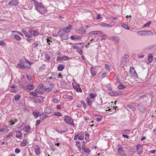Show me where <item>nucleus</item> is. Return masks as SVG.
Segmentation results:
<instances>
[{
  "instance_id": "nucleus-1",
  "label": "nucleus",
  "mask_w": 156,
  "mask_h": 156,
  "mask_svg": "<svg viewBox=\"0 0 156 156\" xmlns=\"http://www.w3.org/2000/svg\"><path fill=\"white\" fill-rule=\"evenodd\" d=\"M57 35L62 39L67 40L68 38V34L63 30H60L58 32Z\"/></svg>"
},
{
  "instance_id": "nucleus-2",
  "label": "nucleus",
  "mask_w": 156,
  "mask_h": 156,
  "mask_svg": "<svg viewBox=\"0 0 156 156\" xmlns=\"http://www.w3.org/2000/svg\"><path fill=\"white\" fill-rule=\"evenodd\" d=\"M128 56L126 55H124L122 60L120 63V66L122 68H124L125 66H126L129 61Z\"/></svg>"
},
{
  "instance_id": "nucleus-3",
  "label": "nucleus",
  "mask_w": 156,
  "mask_h": 156,
  "mask_svg": "<svg viewBox=\"0 0 156 156\" xmlns=\"http://www.w3.org/2000/svg\"><path fill=\"white\" fill-rule=\"evenodd\" d=\"M34 5L35 7V9L37 10V11L39 12L40 11L38 9H41L42 8H44V10L45 11L46 10L45 7L41 3L38 2L35 0H34Z\"/></svg>"
},
{
  "instance_id": "nucleus-4",
  "label": "nucleus",
  "mask_w": 156,
  "mask_h": 156,
  "mask_svg": "<svg viewBox=\"0 0 156 156\" xmlns=\"http://www.w3.org/2000/svg\"><path fill=\"white\" fill-rule=\"evenodd\" d=\"M64 121H65L67 123L69 124L71 126L74 125L73 119L68 116H66L65 118L64 119Z\"/></svg>"
},
{
  "instance_id": "nucleus-5",
  "label": "nucleus",
  "mask_w": 156,
  "mask_h": 156,
  "mask_svg": "<svg viewBox=\"0 0 156 156\" xmlns=\"http://www.w3.org/2000/svg\"><path fill=\"white\" fill-rule=\"evenodd\" d=\"M29 32L30 34L34 36H37L39 35V33L37 30L32 29L29 30Z\"/></svg>"
},
{
  "instance_id": "nucleus-6",
  "label": "nucleus",
  "mask_w": 156,
  "mask_h": 156,
  "mask_svg": "<svg viewBox=\"0 0 156 156\" xmlns=\"http://www.w3.org/2000/svg\"><path fill=\"white\" fill-rule=\"evenodd\" d=\"M129 73L131 75L134 77L135 78H138V75L133 68L131 70H130Z\"/></svg>"
},
{
  "instance_id": "nucleus-7",
  "label": "nucleus",
  "mask_w": 156,
  "mask_h": 156,
  "mask_svg": "<svg viewBox=\"0 0 156 156\" xmlns=\"http://www.w3.org/2000/svg\"><path fill=\"white\" fill-rule=\"evenodd\" d=\"M34 149L35 150V152L36 155H38L40 153V148L37 145H35L34 146Z\"/></svg>"
},
{
  "instance_id": "nucleus-8",
  "label": "nucleus",
  "mask_w": 156,
  "mask_h": 156,
  "mask_svg": "<svg viewBox=\"0 0 156 156\" xmlns=\"http://www.w3.org/2000/svg\"><path fill=\"white\" fill-rule=\"evenodd\" d=\"M72 28V26L71 25H69L67 27H66L63 29V30H63L67 34L68 33L70 32Z\"/></svg>"
},
{
  "instance_id": "nucleus-9",
  "label": "nucleus",
  "mask_w": 156,
  "mask_h": 156,
  "mask_svg": "<svg viewBox=\"0 0 156 156\" xmlns=\"http://www.w3.org/2000/svg\"><path fill=\"white\" fill-rule=\"evenodd\" d=\"M53 110L49 107H47L45 108L44 112L45 113L50 114L53 112Z\"/></svg>"
},
{
  "instance_id": "nucleus-10",
  "label": "nucleus",
  "mask_w": 156,
  "mask_h": 156,
  "mask_svg": "<svg viewBox=\"0 0 156 156\" xmlns=\"http://www.w3.org/2000/svg\"><path fill=\"white\" fill-rule=\"evenodd\" d=\"M137 154H140L142 150V148L140 144L136 146Z\"/></svg>"
},
{
  "instance_id": "nucleus-11",
  "label": "nucleus",
  "mask_w": 156,
  "mask_h": 156,
  "mask_svg": "<svg viewBox=\"0 0 156 156\" xmlns=\"http://www.w3.org/2000/svg\"><path fill=\"white\" fill-rule=\"evenodd\" d=\"M117 150H118V152L119 154H121L124 152V150L123 147L121 146L120 144H119L118 146Z\"/></svg>"
},
{
  "instance_id": "nucleus-12",
  "label": "nucleus",
  "mask_w": 156,
  "mask_h": 156,
  "mask_svg": "<svg viewBox=\"0 0 156 156\" xmlns=\"http://www.w3.org/2000/svg\"><path fill=\"white\" fill-rule=\"evenodd\" d=\"M18 4V0H13L10 1L9 2V5L12 4L15 6L17 5Z\"/></svg>"
},
{
  "instance_id": "nucleus-13",
  "label": "nucleus",
  "mask_w": 156,
  "mask_h": 156,
  "mask_svg": "<svg viewBox=\"0 0 156 156\" xmlns=\"http://www.w3.org/2000/svg\"><path fill=\"white\" fill-rule=\"evenodd\" d=\"M22 32L26 37L29 38L31 37V35L27 31L23 30Z\"/></svg>"
},
{
  "instance_id": "nucleus-14",
  "label": "nucleus",
  "mask_w": 156,
  "mask_h": 156,
  "mask_svg": "<svg viewBox=\"0 0 156 156\" xmlns=\"http://www.w3.org/2000/svg\"><path fill=\"white\" fill-rule=\"evenodd\" d=\"M27 89L29 90H33L34 88V84H30L27 85L26 87Z\"/></svg>"
},
{
  "instance_id": "nucleus-15",
  "label": "nucleus",
  "mask_w": 156,
  "mask_h": 156,
  "mask_svg": "<svg viewBox=\"0 0 156 156\" xmlns=\"http://www.w3.org/2000/svg\"><path fill=\"white\" fill-rule=\"evenodd\" d=\"M18 66H19V67L22 69H24L25 68V65L23 62H20L18 64Z\"/></svg>"
},
{
  "instance_id": "nucleus-16",
  "label": "nucleus",
  "mask_w": 156,
  "mask_h": 156,
  "mask_svg": "<svg viewBox=\"0 0 156 156\" xmlns=\"http://www.w3.org/2000/svg\"><path fill=\"white\" fill-rule=\"evenodd\" d=\"M87 102L88 105L90 106L92 103V101H91V99L89 98H87Z\"/></svg>"
},
{
  "instance_id": "nucleus-17",
  "label": "nucleus",
  "mask_w": 156,
  "mask_h": 156,
  "mask_svg": "<svg viewBox=\"0 0 156 156\" xmlns=\"http://www.w3.org/2000/svg\"><path fill=\"white\" fill-rule=\"evenodd\" d=\"M101 26L103 27H112V26L110 24H108L106 23H102L100 24Z\"/></svg>"
},
{
  "instance_id": "nucleus-18",
  "label": "nucleus",
  "mask_w": 156,
  "mask_h": 156,
  "mask_svg": "<svg viewBox=\"0 0 156 156\" xmlns=\"http://www.w3.org/2000/svg\"><path fill=\"white\" fill-rule=\"evenodd\" d=\"M78 135V139L80 140H83L84 139V135L83 133H79Z\"/></svg>"
},
{
  "instance_id": "nucleus-19",
  "label": "nucleus",
  "mask_w": 156,
  "mask_h": 156,
  "mask_svg": "<svg viewBox=\"0 0 156 156\" xmlns=\"http://www.w3.org/2000/svg\"><path fill=\"white\" fill-rule=\"evenodd\" d=\"M28 142L26 139H23V141L21 143L20 145L22 147L25 146L27 144Z\"/></svg>"
},
{
  "instance_id": "nucleus-20",
  "label": "nucleus",
  "mask_w": 156,
  "mask_h": 156,
  "mask_svg": "<svg viewBox=\"0 0 156 156\" xmlns=\"http://www.w3.org/2000/svg\"><path fill=\"white\" fill-rule=\"evenodd\" d=\"M82 149L84 152L86 153L89 154L90 152V150H89L87 148H85V147H82Z\"/></svg>"
},
{
  "instance_id": "nucleus-21",
  "label": "nucleus",
  "mask_w": 156,
  "mask_h": 156,
  "mask_svg": "<svg viewBox=\"0 0 156 156\" xmlns=\"http://www.w3.org/2000/svg\"><path fill=\"white\" fill-rule=\"evenodd\" d=\"M23 127V125H22L21 126H20V127H16L14 129V130L17 132H18V133H20L21 131V129L22 128V127Z\"/></svg>"
},
{
  "instance_id": "nucleus-22",
  "label": "nucleus",
  "mask_w": 156,
  "mask_h": 156,
  "mask_svg": "<svg viewBox=\"0 0 156 156\" xmlns=\"http://www.w3.org/2000/svg\"><path fill=\"white\" fill-rule=\"evenodd\" d=\"M143 32H144L145 34V36L152 35L153 34V33L151 31H143Z\"/></svg>"
},
{
  "instance_id": "nucleus-23",
  "label": "nucleus",
  "mask_w": 156,
  "mask_h": 156,
  "mask_svg": "<svg viewBox=\"0 0 156 156\" xmlns=\"http://www.w3.org/2000/svg\"><path fill=\"white\" fill-rule=\"evenodd\" d=\"M93 67H91L90 68V72L91 75H92L93 76H94L96 74V71L93 70L92 69H93Z\"/></svg>"
},
{
  "instance_id": "nucleus-24",
  "label": "nucleus",
  "mask_w": 156,
  "mask_h": 156,
  "mask_svg": "<svg viewBox=\"0 0 156 156\" xmlns=\"http://www.w3.org/2000/svg\"><path fill=\"white\" fill-rule=\"evenodd\" d=\"M64 68V66L62 65H59L58 67V70L59 71H62Z\"/></svg>"
},
{
  "instance_id": "nucleus-25",
  "label": "nucleus",
  "mask_w": 156,
  "mask_h": 156,
  "mask_svg": "<svg viewBox=\"0 0 156 156\" xmlns=\"http://www.w3.org/2000/svg\"><path fill=\"white\" fill-rule=\"evenodd\" d=\"M45 11L44 10V8H42L41 9V11H39V13L42 15V14H43L45 13H46V12H47V10L46 9V8H45Z\"/></svg>"
},
{
  "instance_id": "nucleus-26",
  "label": "nucleus",
  "mask_w": 156,
  "mask_h": 156,
  "mask_svg": "<svg viewBox=\"0 0 156 156\" xmlns=\"http://www.w3.org/2000/svg\"><path fill=\"white\" fill-rule=\"evenodd\" d=\"M153 55H150L148 56V61L149 63H151L153 61Z\"/></svg>"
},
{
  "instance_id": "nucleus-27",
  "label": "nucleus",
  "mask_w": 156,
  "mask_h": 156,
  "mask_svg": "<svg viewBox=\"0 0 156 156\" xmlns=\"http://www.w3.org/2000/svg\"><path fill=\"white\" fill-rule=\"evenodd\" d=\"M106 36L105 35H103L101 36V39L100 40L102 41V42H104L106 39Z\"/></svg>"
},
{
  "instance_id": "nucleus-28",
  "label": "nucleus",
  "mask_w": 156,
  "mask_h": 156,
  "mask_svg": "<svg viewBox=\"0 0 156 156\" xmlns=\"http://www.w3.org/2000/svg\"><path fill=\"white\" fill-rule=\"evenodd\" d=\"M30 127L28 125H27L25 127V132L27 133L29 132L30 129Z\"/></svg>"
},
{
  "instance_id": "nucleus-29",
  "label": "nucleus",
  "mask_w": 156,
  "mask_h": 156,
  "mask_svg": "<svg viewBox=\"0 0 156 156\" xmlns=\"http://www.w3.org/2000/svg\"><path fill=\"white\" fill-rule=\"evenodd\" d=\"M33 114L35 118H37L39 116L40 114L39 112H33Z\"/></svg>"
},
{
  "instance_id": "nucleus-30",
  "label": "nucleus",
  "mask_w": 156,
  "mask_h": 156,
  "mask_svg": "<svg viewBox=\"0 0 156 156\" xmlns=\"http://www.w3.org/2000/svg\"><path fill=\"white\" fill-rule=\"evenodd\" d=\"M62 60H68L70 59V58L66 56H62Z\"/></svg>"
},
{
  "instance_id": "nucleus-31",
  "label": "nucleus",
  "mask_w": 156,
  "mask_h": 156,
  "mask_svg": "<svg viewBox=\"0 0 156 156\" xmlns=\"http://www.w3.org/2000/svg\"><path fill=\"white\" fill-rule=\"evenodd\" d=\"M90 98L92 99H94L97 96L96 94L94 93H91L90 94Z\"/></svg>"
},
{
  "instance_id": "nucleus-32",
  "label": "nucleus",
  "mask_w": 156,
  "mask_h": 156,
  "mask_svg": "<svg viewBox=\"0 0 156 156\" xmlns=\"http://www.w3.org/2000/svg\"><path fill=\"white\" fill-rule=\"evenodd\" d=\"M46 115L44 113H42L40 115V117L41 119H43L46 117Z\"/></svg>"
},
{
  "instance_id": "nucleus-33",
  "label": "nucleus",
  "mask_w": 156,
  "mask_h": 156,
  "mask_svg": "<svg viewBox=\"0 0 156 156\" xmlns=\"http://www.w3.org/2000/svg\"><path fill=\"white\" fill-rule=\"evenodd\" d=\"M144 31V30L138 32L137 34L140 36H145V34L143 32Z\"/></svg>"
},
{
  "instance_id": "nucleus-34",
  "label": "nucleus",
  "mask_w": 156,
  "mask_h": 156,
  "mask_svg": "<svg viewBox=\"0 0 156 156\" xmlns=\"http://www.w3.org/2000/svg\"><path fill=\"white\" fill-rule=\"evenodd\" d=\"M79 37L77 36L73 35L71 37V39L72 40H74L76 39H79Z\"/></svg>"
},
{
  "instance_id": "nucleus-35",
  "label": "nucleus",
  "mask_w": 156,
  "mask_h": 156,
  "mask_svg": "<svg viewBox=\"0 0 156 156\" xmlns=\"http://www.w3.org/2000/svg\"><path fill=\"white\" fill-rule=\"evenodd\" d=\"M76 145L78 146L80 149V142L79 141H76Z\"/></svg>"
},
{
  "instance_id": "nucleus-36",
  "label": "nucleus",
  "mask_w": 156,
  "mask_h": 156,
  "mask_svg": "<svg viewBox=\"0 0 156 156\" xmlns=\"http://www.w3.org/2000/svg\"><path fill=\"white\" fill-rule=\"evenodd\" d=\"M39 88L41 89L44 90L45 88V87L42 84H40L38 85Z\"/></svg>"
},
{
  "instance_id": "nucleus-37",
  "label": "nucleus",
  "mask_w": 156,
  "mask_h": 156,
  "mask_svg": "<svg viewBox=\"0 0 156 156\" xmlns=\"http://www.w3.org/2000/svg\"><path fill=\"white\" fill-rule=\"evenodd\" d=\"M110 66L108 64H105V68L107 70L110 71Z\"/></svg>"
},
{
  "instance_id": "nucleus-38",
  "label": "nucleus",
  "mask_w": 156,
  "mask_h": 156,
  "mask_svg": "<svg viewBox=\"0 0 156 156\" xmlns=\"http://www.w3.org/2000/svg\"><path fill=\"white\" fill-rule=\"evenodd\" d=\"M151 21H149L147 23H146L144 25V27H149L150 24L151 23Z\"/></svg>"
},
{
  "instance_id": "nucleus-39",
  "label": "nucleus",
  "mask_w": 156,
  "mask_h": 156,
  "mask_svg": "<svg viewBox=\"0 0 156 156\" xmlns=\"http://www.w3.org/2000/svg\"><path fill=\"white\" fill-rule=\"evenodd\" d=\"M8 129L5 128L2 129H0V132H4V133L7 132L8 131Z\"/></svg>"
},
{
  "instance_id": "nucleus-40",
  "label": "nucleus",
  "mask_w": 156,
  "mask_h": 156,
  "mask_svg": "<svg viewBox=\"0 0 156 156\" xmlns=\"http://www.w3.org/2000/svg\"><path fill=\"white\" fill-rule=\"evenodd\" d=\"M122 27L124 28V29L127 30H129L128 26L126 24H122L121 26Z\"/></svg>"
},
{
  "instance_id": "nucleus-41",
  "label": "nucleus",
  "mask_w": 156,
  "mask_h": 156,
  "mask_svg": "<svg viewBox=\"0 0 156 156\" xmlns=\"http://www.w3.org/2000/svg\"><path fill=\"white\" fill-rule=\"evenodd\" d=\"M20 96L17 95L15 97V99L16 101H18L20 99Z\"/></svg>"
},
{
  "instance_id": "nucleus-42",
  "label": "nucleus",
  "mask_w": 156,
  "mask_h": 156,
  "mask_svg": "<svg viewBox=\"0 0 156 156\" xmlns=\"http://www.w3.org/2000/svg\"><path fill=\"white\" fill-rule=\"evenodd\" d=\"M76 91L77 92H81L82 90L79 86H77V88H76Z\"/></svg>"
},
{
  "instance_id": "nucleus-43",
  "label": "nucleus",
  "mask_w": 156,
  "mask_h": 156,
  "mask_svg": "<svg viewBox=\"0 0 156 156\" xmlns=\"http://www.w3.org/2000/svg\"><path fill=\"white\" fill-rule=\"evenodd\" d=\"M14 37L17 40L19 41L21 39V38L20 37L17 35H15L14 36Z\"/></svg>"
},
{
  "instance_id": "nucleus-44",
  "label": "nucleus",
  "mask_w": 156,
  "mask_h": 156,
  "mask_svg": "<svg viewBox=\"0 0 156 156\" xmlns=\"http://www.w3.org/2000/svg\"><path fill=\"white\" fill-rule=\"evenodd\" d=\"M32 45L34 48H36L38 46V44L36 43H34L32 44Z\"/></svg>"
},
{
  "instance_id": "nucleus-45",
  "label": "nucleus",
  "mask_w": 156,
  "mask_h": 156,
  "mask_svg": "<svg viewBox=\"0 0 156 156\" xmlns=\"http://www.w3.org/2000/svg\"><path fill=\"white\" fill-rule=\"evenodd\" d=\"M45 91L47 92H50L51 90L52 89L50 88V87H48L47 88H45Z\"/></svg>"
},
{
  "instance_id": "nucleus-46",
  "label": "nucleus",
  "mask_w": 156,
  "mask_h": 156,
  "mask_svg": "<svg viewBox=\"0 0 156 156\" xmlns=\"http://www.w3.org/2000/svg\"><path fill=\"white\" fill-rule=\"evenodd\" d=\"M53 102L55 104H57L58 102V100L57 98H54L53 100Z\"/></svg>"
},
{
  "instance_id": "nucleus-47",
  "label": "nucleus",
  "mask_w": 156,
  "mask_h": 156,
  "mask_svg": "<svg viewBox=\"0 0 156 156\" xmlns=\"http://www.w3.org/2000/svg\"><path fill=\"white\" fill-rule=\"evenodd\" d=\"M95 120L97 122H99L101 121V118H97L95 119Z\"/></svg>"
},
{
  "instance_id": "nucleus-48",
  "label": "nucleus",
  "mask_w": 156,
  "mask_h": 156,
  "mask_svg": "<svg viewBox=\"0 0 156 156\" xmlns=\"http://www.w3.org/2000/svg\"><path fill=\"white\" fill-rule=\"evenodd\" d=\"M2 46H5V42L3 41H0V45Z\"/></svg>"
},
{
  "instance_id": "nucleus-49",
  "label": "nucleus",
  "mask_w": 156,
  "mask_h": 156,
  "mask_svg": "<svg viewBox=\"0 0 156 156\" xmlns=\"http://www.w3.org/2000/svg\"><path fill=\"white\" fill-rule=\"evenodd\" d=\"M118 87L120 89H122L123 88H125V87L122 84L119 85L118 86Z\"/></svg>"
},
{
  "instance_id": "nucleus-50",
  "label": "nucleus",
  "mask_w": 156,
  "mask_h": 156,
  "mask_svg": "<svg viewBox=\"0 0 156 156\" xmlns=\"http://www.w3.org/2000/svg\"><path fill=\"white\" fill-rule=\"evenodd\" d=\"M20 134H17L16 135V136L17 138H20L21 136L22 135V134L21 132L19 133Z\"/></svg>"
},
{
  "instance_id": "nucleus-51",
  "label": "nucleus",
  "mask_w": 156,
  "mask_h": 156,
  "mask_svg": "<svg viewBox=\"0 0 156 156\" xmlns=\"http://www.w3.org/2000/svg\"><path fill=\"white\" fill-rule=\"evenodd\" d=\"M114 39L115 40H116L117 42H118L119 41V38L118 37H114Z\"/></svg>"
},
{
  "instance_id": "nucleus-52",
  "label": "nucleus",
  "mask_w": 156,
  "mask_h": 156,
  "mask_svg": "<svg viewBox=\"0 0 156 156\" xmlns=\"http://www.w3.org/2000/svg\"><path fill=\"white\" fill-rule=\"evenodd\" d=\"M27 80L30 81H30L32 80V78L29 75H27Z\"/></svg>"
},
{
  "instance_id": "nucleus-53",
  "label": "nucleus",
  "mask_w": 156,
  "mask_h": 156,
  "mask_svg": "<svg viewBox=\"0 0 156 156\" xmlns=\"http://www.w3.org/2000/svg\"><path fill=\"white\" fill-rule=\"evenodd\" d=\"M81 103L83 105V107H84V108H86V105L83 101H81Z\"/></svg>"
},
{
  "instance_id": "nucleus-54",
  "label": "nucleus",
  "mask_w": 156,
  "mask_h": 156,
  "mask_svg": "<svg viewBox=\"0 0 156 156\" xmlns=\"http://www.w3.org/2000/svg\"><path fill=\"white\" fill-rule=\"evenodd\" d=\"M41 121L40 120H38L36 122V126H37L40 123Z\"/></svg>"
},
{
  "instance_id": "nucleus-55",
  "label": "nucleus",
  "mask_w": 156,
  "mask_h": 156,
  "mask_svg": "<svg viewBox=\"0 0 156 156\" xmlns=\"http://www.w3.org/2000/svg\"><path fill=\"white\" fill-rule=\"evenodd\" d=\"M96 34H102V32L101 31H96Z\"/></svg>"
},
{
  "instance_id": "nucleus-56",
  "label": "nucleus",
  "mask_w": 156,
  "mask_h": 156,
  "mask_svg": "<svg viewBox=\"0 0 156 156\" xmlns=\"http://www.w3.org/2000/svg\"><path fill=\"white\" fill-rule=\"evenodd\" d=\"M96 31H93L90 32L89 33V34L90 35H94L96 34Z\"/></svg>"
},
{
  "instance_id": "nucleus-57",
  "label": "nucleus",
  "mask_w": 156,
  "mask_h": 156,
  "mask_svg": "<svg viewBox=\"0 0 156 156\" xmlns=\"http://www.w3.org/2000/svg\"><path fill=\"white\" fill-rule=\"evenodd\" d=\"M32 94L34 96H36L37 95V94L34 92H31L30 93Z\"/></svg>"
},
{
  "instance_id": "nucleus-58",
  "label": "nucleus",
  "mask_w": 156,
  "mask_h": 156,
  "mask_svg": "<svg viewBox=\"0 0 156 156\" xmlns=\"http://www.w3.org/2000/svg\"><path fill=\"white\" fill-rule=\"evenodd\" d=\"M13 133L10 132V133H9V134L7 135V138H9V137H10V136H12L13 135Z\"/></svg>"
},
{
  "instance_id": "nucleus-59",
  "label": "nucleus",
  "mask_w": 156,
  "mask_h": 156,
  "mask_svg": "<svg viewBox=\"0 0 156 156\" xmlns=\"http://www.w3.org/2000/svg\"><path fill=\"white\" fill-rule=\"evenodd\" d=\"M54 115H57V116H61L62 115H61V113L60 112H57V113H55L54 114Z\"/></svg>"
},
{
  "instance_id": "nucleus-60",
  "label": "nucleus",
  "mask_w": 156,
  "mask_h": 156,
  "mask_svg": "<svg viewBox=\"0 0 156 156\" xmlns=\"http://www.w3.org/2000/svg\"><path fill=\"white\" fill-rule=\"evenodd\" d=\"M78 135L77 134L74 136V139L75 140H76L77 139H78Z\"/></svg>"
},
{
  "instance_id": "nucleus-61",
  "label": "nucleus",
  "mask_w": 156,
  "mask_h": 156,
  "mask_svg": "<svg viewBox=\"0 0 156 156\" xmlns=\"http://www.w3.org/2000/svg\"><path fill=\"white\" fill-rule=\"evenodd\" d=\"M20 150L18 148H16L15 150V152L16 153H20Z\"/></svg>"
},
{
  "instance_id": "nucleus-62",
  "label": "nucleus",
  "mask_w": 156,
  "mask_h": 156,
  "mask_svg": "<svg viewBox=\"0 0 156 156\" xmlns=\"http://www.w3.org/2000/svg\"><path fill=\"white\" fill-rule=\"evenodd\" d=\"M80 29L79 30V33L80 34H83L86 31L84 30H83L82 31L80 30Z\"/></svg>"
},
{
  "instance_id": "nucleus-63",
  "label": "nucleus",
  "mask_w": 156,
  "mask_h": 156,
  "mask_svg": "<svg viewBox=\"0 0 156 156\" xmlns=\"http://www.w3.org/2000/svg\"><path fill=\"white\" fill-rule=\"evenodd\" d=\"M107 75V73H104L102 74V78L105 77Z\"/></svg>"
},
{
  "instance_id": "nucleus-64",
  "label": "nucleus",
  "mask_w": 156,
  "mask_h": 156,
  "mask_svg": "<svg viewBox=\"0 0 156 156\" xmlns=\"http://www.w3.org/2000/svg\"><path fill=\"white\" fill-rule=\"evenodd\" d=\"M78 52L80 55H82L83 54V52L81 49L78 50Z\"/></svg>"
}]
</instances>
